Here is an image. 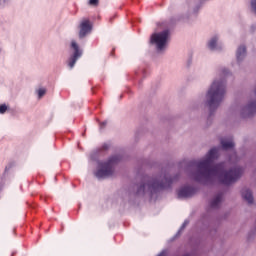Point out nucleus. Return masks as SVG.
Instances as JSON below:
<instances>
[{
    "instance_id": "1",
    "label": "nucleus",
    "mask_w": 256,
    "mask_h": 256,
    "mask_svg": "<svg viewBox=\"0 0 256 256\" xmlns=\"http://www.w3.org/2000/svg\"><path fill=\"white\" fill-rule=\"evenodd\" d=\"M245 168L239 165L232 166L225 170L223 163L215 164L213 161H201L197 165L194 179L202 185H213L217 179L221 185H233L243 177Z\"/></svg>"
},
{
    "instance_id": "2",
    "label": "nucleus",
    "mask_w": 256,
    "mask_h": 256,
    "mask_svg": "<svg viewBox=\"0 0 256 256\" xmlns=\"http://www.w3.org/2000/svg\"><path fill=\"white\" fill-rule=\"evenodd\" d=\"M178 176L172 177L169 173L155 177H144L139 184L136 185V197H151L157 195L162 189L171 187L173 181H177Z\"/></svg>"
},
{
    "instance_id": "3",
    "label": "nucleus",
    "mask_w": 256,
    "mask_h": 256,
    "mask_svg": "<svg viewBox=\"0 0 256 256\" xmlns=\"http://www.w3.org/2000/svg\"><path fill=\"white\" fill-rule=\"evenodd\" d=\"M227 94V82L223 78H215L206 92L205 105L208 106L210 117L219 109Z\"/></svg>"
},
{
    "instance_id": "4",
    "label": "nucleus",
    "mask_w": 256,
    "mask_h": 256,
    "mask_svg": "<svg viewBox=\"0 0 256 256\" xmlns=\"http://www.w3.org/2000/svg\"><path fill=\"white\" fill-rule=\"evenodd\" d=\"M117 169V163L113 161H98L96 163V168L93 171L94 176L99 181L103 179H109V177H113L115 175V171Z\"/></svg>"
},
{
    "instance_id": "5",
    "label": "nucleus",
    "mask_w": 256,
    "mask_h": 256,
    "mask_svg": "<svg viewBox=\"0 0 256 256\" xmlns=\"http://www.w3.org/2000/svg\"><path fill=\"white\" fill-rule=\"evenodd\" d=\"M170 32L164 30L162 32H155L150 37V45L156 49L158 53L165 51L167 43H169Z\"/></svg>"
},
{
    "instance_id": "6",
    "label": "nucleus",
    "mask_w": 256,
    "mask_h": 256,
    "mask_svg": "<svg viewBox=\"0 0 256 256\" xmlns=\"http://www.w3.org/2000/svg\"><path fill=\"white\" fill-rule=\"evenodd\" d=\"M71 49H73L74 52L68 59V67L73 69V67H75V63H77V61L83 57V50L79 48V44H77L75 40L71 41Z\"/></svg>"
},
{
    "instance_id": "7",
    "label": "nucleus",
    "mask_w": 256,
    "mask_h": 256,
    "mask_svg": "<svg viewBox=\"0 0 256 256\" xmlns=\"http://www.w3.org/2000/svg\"><path fill=\"white\" fill-rule=\"evenodd\" d=\"M256 113V99H250L246 106H243L240 109V116L243 119H247V117H252Z\"/></svg>"
},
{
    "instance_id": "8",
    "label": "nucleus",
    "mask_w": 256,
    "mask_h": 256,
    "mask_svg": "<svg viewBox=\"0 0 256 256\" xmlns=\"http://www.w3.org/2000/svg\"><path fill=\"white\" fill-rule=\"evenodd\" d=\"M91 31H93V24H91V20L83 18L79 24V38L85 39V36L89 35Z\"/></svg>"
},
{
    "instance_id": "9",
    "label": "nucleus",
    "mask_w": 256,
    "mask_h": 256,
    "mask_svg": "<svg viewBox=\"0 0 256 256\" xmlns=\"http://www.w3.org/2000/svg\"><path fill=\"white\" fill-rule=\"evenodd\" d=\"M109 149H111V142H104L100 147L90 152V159L95 161V159H98V157H104L105 152L109 151Z\"/></svg>"
},
{
    "instance_id": "10",
    "label": "nucleus",
    "mask_w": 256,
    "mask_h": 256,
    "mask_svg": "<svg viewBox=\"0 0 256 256\" xmlns=\"http://www.w3.org/2000/svg\"><path fill=\"white\" fill-rule=\"evenodd\" d=\"M207 47L210 51H223L225 46L219 42V37L217 35L209 39Z\"/></svg>"
},
{
    "instance_id": "11",
    "label": "nucleus",
    "mask_w": 256,
    "mask_h": 256,
    "mask_svg": "<svg viewBox=\"0 0 256 256\" xmlns=\"http://www.w3.org/2000/svg\"><path fill=\"white\" fill-rule=\"evenodd\" d=\"M245 57H247V47L240 45L236 50V63L234 65L241 67V64L245 61Z\"/></svg>"
},
{
    "instance_id": "12",
    "label": "nucleus",
    "mask_w": 256,
    "mask_h": 256,
    "mask_svg": "<svg viewBox=\"0 0 256 256\" xmlns=\"http://www.w3.org/2000/svg\"><path fill=\"white\" fill-rule=\"evenodd\" d=\"M196 193L195 188L191 186H185L178 191V199H189Z\"/></svg>"
},
{
    "instance_id": "13",
    "label": "nucleus",
    "mask_w": 256,
    "mask_h": 256,
    "mask_svg": "<svg viewBox=\"0 0 256 256\" xmlns=\"http://www.w3.org/2000/svg\"><path fill=\"white\" fill-rule=\"evenodd\" d=\"M221 155V147H213L206 153L203 161H216Z\"/></svg>"
},
{
    "instance_id": "14",
    "label": "nucleus",
    "mask_w": 256,
    "mask_h": 256,
    "mask_svg": "<svg viewBox=\"0 0 256 256\" xmlns=\"http://www.w3.org/2000/svg\"><path fill=\"white\" fill-rule=\"evenodd\" d=\"M220 145L224 151H229V149H234L235 142L233 141V136H227L220 139Z\"/></svg>"
},
{
    "instance_id": "15",
    "label": "nucleus",
    "mask_w": 256,
    "mask_h": 256,
    "mask_svg": "<svg viewBox=\"0 0 256 256\" xmlns=\"http://www.w3.org/2000/svg\"><path fill=\"white\" fill-rule=\"evenodd\" d=\"M223 202V192H219L211 201L210 207L211 209H219L221 207V203Z\"/></svg>"
},
{
    "instance_id": "16",
    "label": "nucleus",
    "mask_w": 256,
    "mask_h": 256,
    "mask_svg": "<svg viewBox=\"0 0 256 256\" xmlns=\"http://www.w3.org/2000/svg\"><path fill=\"white\" fill-rule=\"evenodd\" d=\"M241 195H242V199H244V201H247V203L249 205H252V203L254 201L253 192H251V190L249 188L242 189Z\"/></svg>"
},
{
    "instance_id": "17",
    "label": "nucleus",
    "mask_w": 256,
    "mask_h": 256,
    "mask_svg": "<svg viewBox=\"0 0 256 256\" xmlns=\"http://www.w3.org/2000/svg\"><path fill=\"white\" fill-rule=\"evenodd\" d=\"M125 159V151L124 150H117L111 154L108 158V161H123Z\"/></svg>"
},
{
    "instance_id": "18",
    "label": "nucleus",
    "mask_w": 256,
    "mask_h": 256,
    "mask_svg": "<svg viewBox=\"0 0 256 256\" xmlns=\"http://www.w3.org/2000/svg\"><path fill=\"white\" fill-rule=\"evenodd\" d=\"M9 111V105L0 104V115H5Z\"/></svg>"
},
{
    "instance_id": "19",
    "label": "nucleus",
    "mask_w": 256,
    "mask_h": 256,
    "mask_svg": "<svg viewBox=\"0 0 256 256\" xmlns=\"http://www.w3.org/2000/svg\"><path fill=\"white\" fill-rule=\"evenodd\" d=\"M219 74L222 75V77H227V75H231V71L223 67L219 70Z\"/></svg>"
},
{
    "instance_id": "20",
    "label": "nucleus",
    "mask_w": 256,
    "mask_h": 256,
    "mask_svg": "<svg viewBox=\"0 0 256 256\" xmlns=\"http://www.w3.org/2000/svg\"><path fill=\"white\" fill-rule=\"evenodd\" d=\"M37 96H38V99H41L45 93H47V90L45 88H39L37 91Z\"/></svg>"
},
{
    "instance_id": "21",
    "label": "nucleus",
    "mask_w": 256,
    "mask_h": 256,
    "mask_svg": "<svg viewBox=\"0 0 256 256\" xmlns=\"http://www.w3.org/2000/svg\"><path fill=\"white\" fill-rule=\"evenodd\" d=\"M9 3H11V0H0V9H5Z\"/></svg>"
},
{
    "instance_id": "22",
    "label": "nucleus",
    "mask_w": 256,
    "mask_h": 256,
    "mask_svg": "<svg viewBox=\"0 0 256 256\" xmlns=\"http://www.w3.org/2000/svg\"><path fill=\"white\" fill-rule=\"evenodd\" d=\"M250 9L256 15V0H250Z\"/></svg>"
},
{
    "instance_id": "23",
    "label": "nucleus",
    "mask_w": 256,
    "mask_h": 256,
    "mask_svg": "<svg viewBox=\"0 0 256 256\" xmlns=\"http://www.w3.org/2000/svg\"><path fill=\"white\" fill-rule=\"evenodd\" d=\"M88 5L90 7H97L99 5V0H88Z\"/></svg>"
},
{
    "instance_id": "24",
    "label": "nucleus",
    "mask_w": 256,
    "mask_h": 256,
    "mask_svg": "<svg viewBox=\"0 0 256 256\" xmlns=\"http://www.w3.org/2000/svg\"><path fill=\"white\" fill-rule=\"evenodd\" d=\"M188 225H189V220H185L182 226L180 227L178 234L181 233V231H183V229H185V227H187Z\"/></svg>"
},
{
    "instance_id": "25",
    "label": "nucleus",
    "mask_w": 256,
    "mask_h": 256,
    "mask_svg": "<svg viewBox=\"0 0 256 256\" xmlns=\"http://www.w3.org/2000/svg\"><path fill=\"white\" fill-rule=\"evenodd\" d=\"M250 31H251V33H255V31H256V24H253V25L250 27Z\"/></svg>"
},
{
    "instance_id": "26",
    "label": "nucleus",
    "mask_w": 256,
    "mask_h": 256,
    "mask_svg": "<svg viewBox=\"0 0 256 256\" xmlns=\"http://www.w3.org/2000/svg\"><path fill=\"white\" fill-rule=\"evenodd\" d=\"M107 125V122H102V123H100V129H103V127H105Z\"/></svg>"
},
{
    "instance_id": "27",
    "label": "nucleus",
    "mask_w": 256,
    "mask_h": 256,
    "mask_svg": "<svg viewBox=\"0 0 256 256\" xmlns=\"http://www.w3.org/2000/svg\"><path fill=\"white\" fill-rule=\"evenodd\" d=\"M158 256H167V252L163 250Z\"/></svg>"
},
{
    "instance_id": "28",
    "label": "nucleus",
    "mask_w": 256,
    "mask_h": 256,
    "mask_svg": "<svg viewBox=\"0 0 256 256\" xmlns=\"http://www.w3.org/2000/svg\"><path fill=\"white\" fill-rule=\"evenodd\" d=\"M11 169V166H6L5 171H9Z\"/></svg>"
},
{
    "instance_id": "29",
    "label": "nucleus",
    "mask_w": 256,
    "mask_h": 256,
    "mask_svg": "<svg viewBox=\"0 0 256 256\" xmlns=\"http://www.w3.org/2000/svg\"><path fill=\"white\" fill-rule=\"evenodd\" d=\"M199 11V7H196V9H194V13H197Z\"/></svg>"
},
{
    "instance_id": "30",
    "label": "nucleus",
    "mask_w": 256,
    "mask_h": 256,
    "mask_svg": "<svg viewBox=\"0 0 256 256\" xmlns=\"http://www.w3.org/2000/svg\"><path fill=\"white\" fill-rule=\"evenodd\" d=\"M229 161H235V158L230 157Z\"/></svg>"
}]
</instances>
